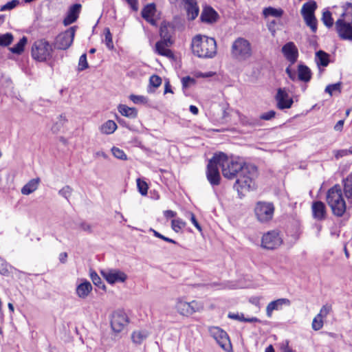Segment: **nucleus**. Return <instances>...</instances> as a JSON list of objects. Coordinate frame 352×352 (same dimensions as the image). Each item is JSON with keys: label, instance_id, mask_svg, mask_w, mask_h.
<instances>
[{"label": "nucleus", "instance_id": "9", "mask_svg": "<svg viewBox=\"0 0 352 352\" xmlns=\"http://www.w3.org/2000/svg\"><path fill=\"white\" fill-rule=\"evenodd\" d=\"M76 26L68 28L63 32L60 33L56 37L54 43L55 47L58 50H65L73 43Z\"/></svg>", "mask_w": 352, "mask_h": 352}, {"label": "nucleus", "instance_id": "47", "mask_svg": "<svg viewBox=\"0 0 352 352\" xmlns=\"http://www.w3.org/2000/svg\"><path fill=\"white\" fill-rule=\"evenodd\" d=\"M89 67V65L87 60V54H83L80 56L78 61V70L82 71Z\"/></svg>", "mask_w": 352, "mask_h": 352}, {"label": "nucleus", "instance_id": "52", "mask_svg": "<svg viewBox=\"0 0 352 352\" xmlns=\"http://www.w3.org/2000/svg\"><path fill=\"white\" fill-rule=\"evenodd\" d=\"M72 192V189L69 186H64L58 192L59 195L66 198L67 199H68V198L71 196Z\"/></svg>", "mask_w": 352, "mask_h": 352}, {"label": "nucleus", "instance_id": "11", "mask_svg": "<svg viewBox=\"0 0 352 352\" xmlns=\"http://www.w3.org/2000/svg\"><path fill=\"white\" fill-rule=\"evenodd\" d=\"M283 239L279 233L272 230L265 234L262 237L261 245L268 250H273L281 245Z\"/></svg>", "mask_w": 352, "mask_h": 352}, {"label": "nucleus", "instance_id": "18", "mask_svg": "<svg viewBox=\"0 0 352 352\" xmlns=\"http://www.w3.org/2000/svg\"><path fill=\"white\" fill-rule=\"evenodd\" d=\"M81 7L80 3H76L69 8L67 16L63 20L65 25H69L77 20L80 12Z\"/></svg>", "mask_w": 352, "mask_h": 352}, {"label": "nucleus", "instance_id": "53", "mask_svg": "<svg viewBox=\"0 0 352 352\" xmlns=\"http://www.w3.org/2000/svg\"><path fill=\"white\" fill-rule=\"evenodd\" d=\"M280 349L282 352H294L289 346V341L285 340L280 344Z\"/></svg>", "mask_w": 352, "mask_h": 352}, {"label": "nucleus", "instance_id": "44", "mask_svg": "<svg viewBox=\"0 0 352 352\" xmlns=\"http://www.w3.org/2000/svg\"><path fill=\"white\" fill-rule=\"evenodd\" d=\"M340 91H341V83L340 82L329 85L325 88V92L328 93L330 96H332L333 93L334 91L340 92Z\"/></svg>", "mask_w": 352, "mask_h": 352}, {"label": "nucleus", "instance_id": "8", "mask_svg": "<svg viewBox=\"0 0 352 352\" xmlns=\"http://www.w3.org/2000/svg\"><path fill=\"white\" fill-rule=\"evenodd\" d=\"M257 219L262 223L270 221L274 215V206L272 203L258 201L254 208Z\"/></svg>", "mask_w": 352, "mask_h": 352}, {"label": "nucleus", "instance_id": "61", "mask_svg": "<svg viewBox=\"0 0 352 352\" xmlns=\"http://www.w3.org/2000/svg\"><path fill=\"white\" fill-rule=\"evenodd\" d=\"M79 227L85 232H91V226L86 222H81Z\"/></svg>", "mask_w": 352, "mask_h": 352}, {"label": "nucleus", "instance_id": "54", "mask_svg": "<svg viewBox=\"0 0 352 352\" xmlns=\"http://www.w3.org/2000/svg\"><path fill=\"white\" fill-rule=\"evenodd\" d=\"M105 42L109 48L113 47L112 35L109 28L105 29Z\"/></svg>", "mask_w": 352, "mask_h": 352}, {"label": "nucleus", "instance_id": "48", "mask_svg": "<svg viewBox=\"0 0 352 352\" xmlns=\"http://www.w3.org/2000/svg\"><path fill=\"white\" fill-rule=\"evenodd\" d=\"M19 3V1L18 0H12L7 3H6L4 6H1L0 8V11L3 12L6 10H11L14 9L16 6Z\"/></svg>", "mask_w": 352, "mask_h": 352}, {"label": "nucleus", "instance_id": "30", "mask_svg": "<svg viewBox=\"0 0 352 352\" xmlns=\"http://www.w3.org/2000/svg\"><path fill=\"white\" fill-rule=\"evenodd\" d=\"M228 317L232 319L237 320L245 322H261V320L256 317H245L243 314H228Z\"/></svg>", "mask_w": 352, "mask_h": 352}, {"label": "nucleus", "instance_id": "37", "mask_svg": "<svg viewBox=\"0 0 352 352\" xmlns=\"http://www.w3.org/2000/svg\"><path fill=\"white\" fill-rule=\"evenodd\" d=\"M305 23L309 26L313 32H316L317 30V20L314 16V14L303 16Z\"/></svg>", "mask_w": 352, "mask_h": 352}, {"label": "nucleus", "instance_id": "6", "mask_svg": "<svg viewBox=\"0 0 352 352\" xmlns=\"http://www.w3.org/2000/svg\"><path fill=\"white\" fill-rule=\"evenodd\" d=\"M52 51L48 41L40 39L35 41L32 47V56L38 61H45L51 57Z\"/></svg>", "mask_w": 352, "mask_h": 352}, {"label": "nucleus", "instance_id": "21", "mask_svg": "<svg viewBox=\"0 0 352 352\" xmlns=\"http://www.w3.org/2000/svg\"><path fill=\"white\" fill-rule=\"evenodd\" d=\"M171 44L170 40L166 41L162 39L155 44V51L160 55L168 57L173 58V54L170 50L168 49V47Z\"/></svg>", "mask_w": 352, "mask_h": 352}, {"label": "nucleus", "instance_id": "36", "mask_svg": "<svg viewBox=\"0 0 352 352\" xmlns=\"http://www.w3.org/2000/svg\"><path fill=\"white\" fill-rule=\"evenodd\" d=\"M27 38L25 36H23L16 45L10 48V50L13 54H21L24 51V47L27 44Z\"/></svg>", "mask_w": 352, "mask_h": 352}, {"label": "nucleus", "instance_id": "57", "mask_svg": "<svg viewBox=\"0 0 352 352\" xmlns=\"http://www.w3.org/2000/svg\"><path fill=\"white\" fill-rule=\"evenodd\" d=\"M195 312H196V309H181L178 313L181 317H189Z\"/></svg>", "mask_w": 352, "mask_h": 352}, {"label": "nucleus", "instance_id": "51", "mask_svg": "<svg viewBox=\"0 0 352 352\" xmlns=\"http://www.w3.org/2000/svg\"><path fill=\"white\" fill-rule=\"evenodd\" d=\"M177 306L178 307V308L186 307L187 306L188 308L193 309L195 306H197V302L193 300L190 302H188L180 300L178 301Z\"/></svg>", "mask_w": 352, "mask_h": 352}, {"label": "nucleus", "instance_id": "63", "mask_svg": "<svg viewBox=\"0 0 352 352\" xmlns=\"http://www.w3.org/2000/svg\"><path fill=\"white\" fill-rule=\"evenodd\" d=\"M128 4L131 6V8L136 11L138 9V0H125Z\"/></svg>", "mask_w": 352, "mask_h": 352}, {"label": "nucleus", "instance_id": "62", "mask_svg": "<svg viewBox=\"0 0 352 352\" xmlns=\"http://www.w3.org/2000/svg\"><path fill=\"white\" fill-rule=\"evenodd\" d=\"M190 221H191L192 223L196 227V228L197 230H199V231H201V226L197 221L195 214L193 213L190 212Z\"/></svg>", "mask_w": 352, "mask_h": 352}, {"label": "nucleus", "instance_id": "34", "mask_svg": "<svg viewBox=\"0 0 352 352\" xmlns=\"http://www.w3.org/2000/svg\"><path fill=\"white\" fill-rule=\"evenodd\" d=\"M317 8V4L316 1H312L310 2L305 3L301 9V14L303 16L309 15L314 14L316 9Z\"/></svg>", "mask_w": 352, "mask_h": 352}, {"label": "nucleus", "instance_id": "41", "mask_svg": "<svg viewBox=\"0 0 352 352\" xmlns=\"http://www.w3.org/2000/svg\"><path fill=\"white\" fill-rule=\"evenodd\" d=\"M322 21L327 28L332 27L333 24V20L331 16V13L328 10L323 12Z\"/></svg>", "mask_w": 352, "mask_h": 352}, {"label": "nucleus", "instance_id": "15", "mask_svg": "<svg viewBox=\"0 0 352 352\" xmlns=\"http://www.w3.org/2000/svg\"><path fill=\"white\" fill-rule=\"evenodd\" d=\"M277 107L279 109H289L294 101L285 89H278L276 96Z\"/></svg>", "mask_w": 352, "mask_h": 352}, {"label": "nucleus", "instance_id": "42", "mask_svg": "<svg viewBox=\"0 0 352 352\" xmlns=\"http://www.w3.org/2000/svg\"><path fill=\"white\" fill-rule=\"evenodd\" d=\"M185 226L186 223L181 219H173L171 222V228L176 232H179Z\"/></svg>", "mask_w": 352, "mask_h": 352}, {"label": "nucleus", "instance_id": "4", "mask_svg": "<svg viewBox=\"0 0 352 352\" xmlns=\"http://www.w3.org/2000/svg\"><path fill=\"white\" fill-rule=\"evenodd\" d=\"M232 58L238 62H243L250 59L253 54L251 43L243 37L236 38L230 47Z\"/></svg>", "mask_w": 352, "mask_h": 352}, {"label": "nucleus", "instance_id": "55", "mask_svg": "<svg viewBox=\"0 0 352 352\" xmlns=\"http://www.w3.org/2000/svg\"><path fill=\"white\" fill-rule=\"evenodd\" d=\"M130 99L135 104L145 103L146 99L142 96L131 95Z\"/></svg>", "mask_w": 352, "mask_h": 352}, {"label": "nucleus", "instance_id": "46", "mask_svg": "<svg viewBox=\"0 0 352 352\" xmlns=\"http://www.w3.org/2000/svg\"><path fill=\"white\" fill-rule=\"evenodd\" d=\"M113 156L119 160H126L127 159L126 155L124 152L117 147H113L111 149Z\"/></svg>", "mask_w": 352, "mask_h": 352}, {"label": "nucleus", "instance_id": "13", "mask_svg": "<svg viewBox=\"0 0 352 352\" xmlns=\"http://www.w3.org/2000/svg\"><path fill=\"white\" fill-rule=\"evenodd\" d=\"M102 276L109 284L124 283L127 279V275L119 270H104L101 271Z\"/></svg>", "mask_w": 352, "mask_h": 352}, {"label": "nucleus", "instance_id": "3", "mask_svg": "<svg viewBox=\"0 0 352 352\" xmlns=\"http://www.w3.org/2000/svg\"><path fill=\"white\" fill-rule=\"evenodd\" d=\"M346 12L335 23V28L342 40L352 41V3L346 2L344 6Z\"/></svg>", "mask_w": 352, "mask_h": 352}, {"label": "nucleus", "instance_id": "12", "mask_svg": "<svg viewBox=\"0 0 352 352\" xmlns=\"http://www.w3.org/2000/svg\"><path fill=\"white\" fill-rule=\"evenodd\" d=\"M209 331L211 336L214 338L223 349L228 351L227 344H228L229 347H231L229 336L224 330L218 327H212L210 328Z\"/></svg>", "mask_w": 352, "mask_h": 352}, {"label": "nucleus", "instance_id": "45", "mask_svg": "<svg viewBox=\"0 0 352 352\" xmlns=\"http://www.w3.org/2000/svg\"><path fill=\"white\" fill-rule=\"evenodd\" d=\"M137 186H138L140 193L142 195H146L147 194L148 185L144 181H142L140 179H137Z\"/></svg>", "mask_w": 352, "mask_h": 352}, {"label": "nucleus", "instance_id": "39", "mask_svg": "<svg viewBox=\"0 0 352 352\" xmlns=\"http://www.w3.org/2000/svg\"><path fill=\"white\" fill-rule=\"evenodd\" d=\"M11 270H14V271L18 272L19 273H23L21 271L17 270L16 269L12 267L8 263H7L5 261L1 260L0 263V273L3 275H6L10 273Z\"/></svg>", "mask_w": 352, "mask_h": 352}, {"label": "nucleus", "instance_id": "23", "mask_svg": "<svg viewBox=\"0 0 352 352\" xmlns=\"http://www.w3.org/2000/svg\"><path fill=\"white\" fill-rule=\"evenodd\" d=\"M329 309H320V313L317 314L312 321V328L315 331L320 330L323 326V319L329 314Z\"/></svg>", "mask_w": 352, "mask_h": 352}, {"label": "nucleus", "instance_id": "2", "mask_svg": "<svg viewBox=\"0 0 352 352\" xmlns=\"http://www.w3.org/2000/svg\"><path fill=\"white\" fill-rule=\"evenodd\" d=\"M192 50L199 58H211L217 54V43L214 38L206 36L197 35L192 41Z\"/></svg>", "mask_w": 352, "mask_h": 352}, {"label": "nucleus", "instance_id": "32", "mask_svg": "<svg viewBox=\"0 0 352 352\" xmlns=\"http://www.w3.org/2000/svg\"><path fill=\"white\" fill-rule=\"evenodd\" d=\"M344 191L348 199H352V172L344 180Z\"/></svg>", "mask_w": 352, "mask_h": 352}, {"label": "nucleus", "instance_id": "31", "mask_svg": "<svg viewBox=\"0 0 352 352\" xmlns=\"http://www.w3.org/2000/svg\"><path fill=\"white\" fill-rule=\"evenodd\" d=\"M117 129V124L113 120H107L100 128V132L109 135L113 133Z\"/></svg>", "mask_w": 352, "mask_h": 352}, {"label": "nucleus", "instance_id": "35", "mask_svg": "<svg viewBox=\"0 0 352 352\" xmlns=\"http://www.w3.org/2000/svg\"><path fill=\"white\" fill-rule=\"evenodd\" d=\"M292 304L287 298H279L270 302L266 308H278L279 307H290Z\"/></svg>", "mask_w": 352, "mask_h": 352}, {"label": "nucleus", "instance_id": "29", "mask_svg": "<svg viewBox=\"0 0 352 352\" xmlns=\"http://www.w3.org/2000/svg\"><path fill=\"white\" fill-rule=\"evenodd\" d=\"M148 336V331H135L131 334L132 342L135 344H141L142 342L146 340Z\"/></svg>", "mask_w": 352, "mask_h": 352}, {"label": "nucleus", "instance_id": "60", "mask_svg": "<svg viewBox=\"0 0 352 352\" xmlns=\"http://www.w3.org/2000/svg\"><path fill=\"white\" fill-rule=\"evenodd\" d=\"M262 298L259 297H253L250 299V302L252 303L253 306L255 307H262L263 304L261 302Z\"/></svg>", "mask_w": 352, "mask_h": 352}, {"label": "nucleus", "instance_id": "5", "mask_svg": "<svg viewBox=\"0 0 352 352\" xmlns=\"http://www.w3.org/2000/svg\"><path fill=\"white\" fill-rule=\"evenodd\" d=\"M327 202L333 214L342 217L346 211V203L339 185L331 188L327 193Z\"/></svg>", "mask_w": 352, "mask_h": 352}, {"label": "nucleus", "instance_id": "28", "mask_svg": "<svg viewBox=\"0 0 352 352\" xmlns=\"http://www.w3.org/2000/svg\"><path fill=\"white\" fill-rule=\"evenodd\" d=\"M118 111L124 116L129 118L137 117L138 111L135 108L129 107L124 104H120L118 107Z\"/></svg>", "mask_w": 352, "mask_h": 352}, {"label": "nucleus", "instance_id": "58", "mask_svg": "<svg viewBox=\"0 0 352 352\" xmlns=\"http://www.w3.org/2000/svg\"><path fill=\"white\" fill-rule=\"evenodd\" d=\"M285 72L292 80L294 81L296 80L297 75L295 70H293L290 67H288L286 68Z\"/></svg>", "mask_w": 352, "mask_h": 352}, {"label": "nucleus", "instance_id": "10", "mask_svg": "<svg viewBox=\"0 0 352 352\" xmlns=\"http://www.w3.org/2000/svg\"><path fill=\"white\" fill-rule=\"evenodd\" d=\"M129 320L124 309H115L111 318V327L116 333L122 332L124 328L129 324Z\"/></svg>", "mask_w": 352, "mask_h": 352}, {"label": "nucleus", "instance_id": "16", "mask_svg": "<svg viewBox=\"0 0 352 352\" xmlns=\"http://www.w3.org/2000/svg\"><path fill=\"white\" fill-rule=\"evenodd\" d=\"M282 52L291 64H294L297 60L298 51L293 42H289L284 45L282 47Z\"/></svg>", "mask_w": 352, "mask_h": 352}, {"label": "nucleus", "instance_id": "1", "mask_svg": "<svg viewBox=\"0 0 352 352\" xmlns=\"http://www.w3.org/2000/svg\"><path fill=\"white\" fill-rule=\"evenodd\" d=\"M217 154L223 177L228 179L236 178L234 188L239 193L254 189V180L257 177V168L255 166L229 158L222 152Z\"/></svg>", "mask_w": 352, "mask_h": 352}, {"label": "nucleus", "instance_id": "24", "mask_svg": "<svg viewBox=\"0 0 352 352\" xmlns=\"http://www.w3.org/2000/svg\"><path fill=\"white\" fill-rule=\"evenodd\" d=\"M92 290L91 284L87 281L85 280L80 285H78L76 287V294L80 298H85L88 296V294Z\"/></svg>", "mask_w": 352, "mask_h": 352}, {"label": "nucleus", "instance_id": "40", "mask_svg": "<svg viewBox=\"0 0 352 352\" xmlns=\"http://www.w3.org/2000/svg\"><path fill=\"white\" fill-rule=\"evenodd\" d=\"M13 38L11 33L0 34V46H8L13 41Z\"/></svg>", "mask_w": 352, "mask_h": 352}, {"label": "nucleus", "instance_id": "14", "mask_svg": "<svg viewBox=\"0 0 352 352\" xmlns=\"http://www.w3.org/2000/svg\"><path fill=\"white\" fill-rule=\"evenodd\" d=\"M171 3H176L178 0H169ZM186 11L187 17L189 20H194L199 12V8L197 0H181Z\"/></svg>", "mask_w": 352, "mask_h": 352}, {"label": "nucleus", "instance_id": "43", "mask_svg": "<svg viewBox=\"0 0 352 352\" xmlns=\"http://www.w3.org/2000/svg\"><path fill=\"white\" fill-rule=\"evenodd\" d=\"M333 153L336 159L338 160L350 154L352 155V146L349 147V149L334 150Z\"/></svg>", "mask_w": 352, "mask_h": 352}, {"label": "nucleus", "instance_id": "22", "mask_svg": "<svg viewBox=\"0 0 352 352\" xmlns=\"http://www.w3.org/2000/svg\"><path fill=\"white\" fill-rule=\"evenodd\" d=\"M311 69L305 65H299L298 67V79L300 81L307 82L311 80Z\"/></svg>", "mask_w": 352, "mask_h": 352}, {"label": "nucleus", "instance_id": "7", "mask_svg": "<svg viewBox=\"0 0 352 352\" xmlns=\"http://www.w3.org/2000/svg\"><path fill=\"white\" fill-rule=\"evenodd\" d=\"M219 166V160L217 154L215 153L209 160L206 169V177L212 186H218L220 184L221 175Z\"/></svg>", "mask_w": 352, "mask_h": 352}, {"label": "nucleus", "instance_id": "56", "mask_svg": "<svg viewBox=\"0 0 352 352\" xmlns=\"http://www.w3.org/2000/svg\"><path fill=\"white\" fill-rule=\"evenodd\" d=\"M276 115V112L273 110H271L268 112L264 113L261 115L260 118L264 120H270L274 118Z\"/></svg>", "mask_w": 352, "mask_h": 352}, {"label": "nucleus", "instance_id": "26", "mask_svg": "<svg viewBox=\"0 0 352 352\" xmlns=\"http://www.w3.org/2000/svg\"><path fill=\"white\" fill-rule=\"evenodd\" d=\"M315 61L320 68L327 67L329 63V55L322 50H319L316 53Z\"/></svg>", "mask_w": 352, "mask_h": 352}, {"label": "nucleus", "instance_id": "19", "mask_svg": "<svg viewBox=\"0 0 352 352\" xmlns=\"http://www.w3.org/2000/svg\"><path fill=\"white\" fill-rule=\"evenodd\" d=\"M156 8L154 3H150L144 7L142 10V16L152 25H157V21L154 18Z\"/></svg>", "mask_w": 352, "mask_h": 352}, {"label": "nucleus", "instance_id": "33", "mask_svg": "<svg viewBox=\"0 0 352 352\" xmlns=\"http://www.w3.org/2000/svg\"><path fill=\"white\" fill-rule=\"evenodd\" d=\"M263 14L265 17L273 16L276 18H280L283 14V10L280 8H274L268 7L263 10Z\"/></svg>", "mask_w": 352, "mask_h": 352}, {"label": "nucleus", "instance_id": "25", "mask_svg": "<svg viewBox=\"0 0 352 352\" xmlns=\"http://www.w3.org/2000/svg\"><path fill=\"white\" fill-rule=\"evenodd\" d=\"M40 183L39 178H35L30 180L22 188L21 193L23 195H28L34 192Z\"/></svg>", "mask_w": 352, "mask_h": 352}, {"label": "nucleus", "instance_id": "50", "mask_svg": "<svg viewBox=\"0 0 352 352\" xmlns=\"http://www.w3.org/2000/svg\"><path fill=\"white\" fill-rule=\"evenodd\" d=\"M149 83L151 86L157 88L162 84V78L157 75H153L150 77Z\"/></svg>", "mask_w": 352, "mask_h": 352}, {"label": "nucleus", "instance_id": "27", "mask_svg": "<svg viewBox=\"0 0 352 352\" xmlns=\"http://www.w3.org/2000/svg\"><path fill=\"white\" fill-rule=\"evenodd\" d=\"M173 28V25L169 22H162L160 28V36L164 40H170Z\"/></svg>", "mask_w": 352, "mask_h": 352}, {"label": "nucleus", "instance_id": "64", "mask_svg": "<svg viewBox=\"0 0 352 352\" xmlns=\"http://www.w3.org/2000/svg\"><path fill=\"white\" fill-rule=\"evenodd\" d=\"M176 214L177 213L171 210H167L164 211V216L167 219L173 218L176 216Z\"/></svg>", "mask_w": 352, "mask_h": 352}, {"label": "nucleus", "instance_id": "17", "mask_svg": "<svg viewBox=\"0 0 352 352\" xmlns=\"http://www.w3.org/2000/svg\"><path fill=\"white\" fill-rule=\"evenodd\" d=\"M311 212L314 219L317 221H322L326 218V206L324 204L320 201L313 202Z\"/></svg>", "mask_w": 352, "mask_h": 352}, {"label": "nucleus", "instance_id": "38", "mask_svg": "<svg viewBox=\"0 0 352 352\" xmlns=\"http://www.w3.org/2000/svg\"><path fill=\"white\" fill-rule=\"evenodd\" d=\"M89 275H90V278H91L93 283L95 285H96L99 288L105 289V288H106L105 285L103 284L101 278H100V276L98 275V274L95 271L91 270Z\"/></svg>", "mask_w": 352, "mask_h": 352}, {"label": "nucleus", "instance_id": "20", "mask_svg": "<svg viewBox=\"0 0 352 352\" xmlns=\"http://www.w3.org/2000/svg\"><path fill=\"white\" fill-rule=\"evenodd\" d=\"M219 15L210 6H205L201 14V20L206 23H213L217 21Z\"/></svg>", "mask_w": 352, "mask_h": 352}, {"label": "nucleus", "instance_id": "59", "mask_svg": "<svg viewBox=\"0 0 352 352\" xmlns=\"http://www.w3.org/2000/svg\"><path fill=\"white\" fill-rule=\"evenodd\" d=\"M240 121L244 125H254L255 121L248 119L245 116H240Z\"/></svg>", "mask_w": 352, "mask_h": 352}, {"label": "nucleus", "instance_id": "49", "mask_svg": "<svg viewBox=\"0 0 352 352\" xmlns=\"http://www.w3.org/2000/svg\"><path fill=\"white\" fill-rule=\"evenodd\" d=\"M195 79L190 76H185L182 78V87L184 89L189 87L190 86L195 84Z\"/></svg>", "mask_w": 352, "mask_h": 352}]
</instances>
